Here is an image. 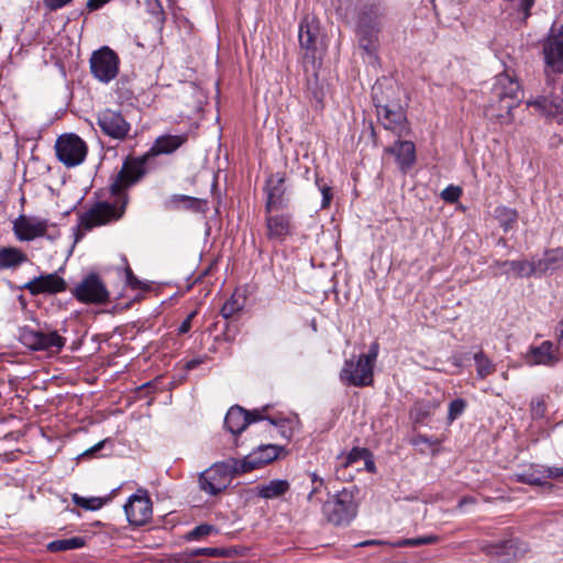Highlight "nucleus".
<instances>
[{"label":"nucleus","mask_w":563,"mask_h":563,"mask_svg":"<svg viewBox=\"0 0 563 563\" xmlns=\"http://www.w3.org/2000/svg\"><path fill=\"white\" fill-rule=\"evenodd\" d=\"M263 190L266 196L265 212H273L287 207L285 173L271 174L265 180Z\"/></svg>","instance_id":"obj_13"},{"label":"nucleus","mask_w":563,"mask_h":563,"mask_svg":"<svg viewBox=\"0 0 563 563\" xmlns=\"http://www.w3.org/2000/svg\"><path fill=\"white\" fill-rule=\"evenodd\" d=\"M246 416H247V419L250 420V424L253 423V422H257V421H261V420H264L265 418L261 415V411L255 409V410H252V411H247L246 410Z\"/></svg>","instance_id":"obj_55"},{"label":"nucleus","mask_w":563,"mask_h":563,"mask_svg":"<svg viewBox=\"0 0 563 563\" xmlns=\"http://www.w3.org/2000/svg\"><path fill=\"white\" fill-rule=\"evenodd\" d=\"M27 261V255L16 247L0 249V271L14 269Z\"/></svg>","instance_id":"obj_28"},{"label":"nucleus","mask_w":563,"mask_h":563,"mask_svg":"<svg viewBox=\"0 0 563 563\" xmlns=\"http://www.w3.org/2000/svg\"><path fill=\"white\" fill-rule=\"evenodd\" d=\"M522 92L517 79L507 73H501L495 77L492 87L489 103L485 107V117L500 125L514 122L512 110L518 107L522 100Z\"/></svg>","instance_id":"obj_3"},{"label":"nucleus","mask_w":563,"mask_h":563,"mask_svg":"<svg viewBox=\"0 0 563 563\" xmlns=\"http://www.w3.org/2000/svg\"><path fill=\"white\" fill-rule=\"evenodd\" d=\"M542 52L547 87L540 97L528 101L527 107H533L540 114L558 117L563 123V27L547 37Z\"/></svg>","instance_id":"obj_2"},{"label":"nucleus","mask_w":563,"mask_h":563,"mask_svg":"<svg viewBox=\"0 0 563 563\" xmlns=\"http://www.w3.org/2000/svg\"><path fill=\"white\" fill-rule=\"evenodd\" d=\"M319 34V26L314 19L306 16L299 25V44L301 48L312 54L316 51V43Z\"/></svg>","instance_id":"obj_26"},{"label":"nucleus","mask_w":563,"mask_h":563,"mask_svg":"<svg viewBox=\"0 0 563 563\" xmlns=\"http://www.w3.org/2000/svg\"><path fill=\"white\" fill-rule=\"evenodd\" d=\"M384 543L385 542L380 541V540H366V541L357 543L356 547H369V545L384 544Z\"/></svg>","instance_id":"obj_60"},{"label":"nucleus","mask_w":563,"mask_h":563,"mask_svg":"<svg viewBox=\"0 0 563 563\" xmlns=\"http://www.w3.org/2000/svg\"><path fill=\"white\" fill-rule=\"evenodd\" d=\"M474 361L479 379H485L496 371V365L482 350L474 354Z\"/></svg>","instance_id":"obj_37"},{"label":"nucleus","mask_w":563,"mask_h":563,"mask_svg":"<svg viewBox=\"0 0 563 563\" xmlns=\"http://www.w3.org/2000/svg\"><path fill=\"white\" fill-rule=\"evenodd\" d=\"M188 554L190 556H211V558H225L228 556V550L223 548H196L191 549Z\"/></svg>","instance_id":"obj_42"},{"label":"nucleus","mask_w":563,"mask_h":563,"mask_svg":"<svg viewBox=\"0 0 563 563\" xmlns=\"http://www.w3.org/2000/svg\"><path fill=\"white\" fill-rule=\"evenodd\" d=\"M466 501V498L460 500V506H462Z\"/></svg>","instance_id":"obj_64"},{"label":"nucleus","mask_w":563,"mask_h":563,"mask_svg":"<svg viewBox=\"0 0 563 563\" xmlns=\"http://www.w3.org/2000/svg\"><path fill=\"white\" fill-rule=\"evenodd\" d=\"M384 16V10L378 4L365 5L358 14L357 25L366 27H377L380 30V20Z\"/></svg>","instance_id":"obj_30"},{"label":"nucleus","mask_w":563,"mask_h":563,"mask_svg":"<svg viewBox=\"0 0 563 563\" xmlns=\"http://www.w3.org/2000/svg\"><path fill=\"white\" fill-rule=\"evenodd\" d=\"M311 481V484H319V481H324L322 477H320L317 473H309L308 474Z\"/></svg>","instance_id":"obj_61"},{"label":"nucleus","mask_w":563,"mask_h":563,"mask_svg":"<svg viewBox=\"0 0 563 563\" xmlns=\"http://www.w3.org/2000/svg\"><path fill=\"white\" fill-rule=\"evenodd\" d=\"M55 150L58 161L67 167L81 164L88 152L86 142L74 133L60 135L56 141Z\"/></svg>","instance_id":"obj_10"},{"label":"nucleus","mask_w":563,"mask_h":563,"mask_svg":"<svg viewBox=\"0 0 563 563\" xmlns=\"http://www.w3.org/2000/svg\"><path fill=\"white\" fill-rule=\"evenodd\" d=\"M283 451V446L276 444H263L260 445L252 453L246 455L242 460H238V465L241 473H246L252 470L262 467L268 463L275 461L280 452Z\"/></svg>","instance_id":"obj_17"},{"label":"nucleus","mask_w":563,"mask_h":563,"mask_svg":"<svg viewBox=\"0 0 563 563\" xmlns=\"http://www.w3.org/2000/svg\"><path fill=\"white\" fill-rule=\"evenodd\" d=\"M378 33L379 30L377 27H366V25L356 26V36L360 47L364 49L368 55H372L376 52L378 44Z\"/></svg>","instance_id":"obj_29"},{"label":"nucleus","mask_w":563,"mask_h":563,"mask_svg":"<svg viewBox=\"0 0 563 563\" xmlns=\"http://www.w3.org/2000/svg\"><path fill=\"white\" fill-rule=\"evenodd\" d=\"M48 229V220L37 217L20 214L13 221V232L15 238L22 242L33 241L45 236Z\"/></svg>","instance_id":"obj_14"},{"label":"nucleus","mask_w":563,"mask_h":563,"mask_svg":"<svg viewBox=\"0 0 563 563\" xmlns=\"http://www.w3.org/2000/svg\"><path fill=\"white\" fill-rule=\"evenodd\" d=\"M71 295L81 303L104 305L110 301V292L99 275L90 273L73 289Z\"/></svg>","instance_id":"obj_8"},{"label":"nucleus","mask_w":563,"mask_h":563,"mask_svg":"<svg viewBox=\"0 0 563 563\" xmlns=\"http://www.w3.org/2000/svg\"><path fill=\"white\" fill-rule=\"evenodd\" d=\"M152 500L146 490L139 489L136 494L130 496L124 505V512L130 525L141 527L152 519Z\"/></svg>","instance_id":"obj_12"},{"label":"nucleus","mask_w":563,"mask_h":563,"mask_svg":"<svg viewBox=\"0 0 563 563\" xmlns=\"http://www.w3.org/2000/svg\"><path fill=\"white\" fill-rule=\"evenodd\" d=\"M366 467H367L368 471L373 472L374 468H375V465H374L373 462H366Z\"/></svg>","instance_id":"obj_62"},{"label":"nucleus","mask_w":563,"mask_h":563,"mask_svg":"<svg viewBox=\"0 0 563 563\" xmlns=\"http://www.w3.org/2000/svg\"><path fill=\"white\" fill-rule=\"evenodd\" d=\"M73 501L75 505H77L86 510H98L104 504L103 499H101L99 497L86 498V497L79 496L78 494L73 495Z\"/></svg>","instance_id":"obj_40"},{"label":"nucleus","mask_w":563,"mask_h":563,"mask_svg":"<svg viewBox=\"0 0 563 563\" xmlns=\"http://www.w3.org/2000/svg\"><path fill=\"white\" fill-rule=\"evenodd\" d=\"M490 268H500L501 274L511 275L517 278L530 277L536 274L534 262L521 261H495Z\"/></svg>","instance_id":"obj_23"},{"label":"nucleus","mask_w":563,"mask_h":563,"mask_svg":"<svg viewBox=\"0 0 563 563\" xmlns=\"http://www.w3.org/2000/svg\"><path fill=\"white\" fill-rule=\"evenodd\" d=\"M249 424L246 410L238 405L231 407L225 415L224 426L232 434H240Z\"/></svg>","instance_id":"obj_27"},{"label":"nucleus","mask_w":563,"mask_h":563,"mask_svg":"<svg viewBox=\"0 0 563 563\" xmlns=\"http://www.w3.org/2000/svg\"><path fill=\"white\" fill-rule=\"evenodd\" d=\"M358 506L356 493L351 488H343L328 496L322 504L321 511L328 523L344 528L356 518Z\"/></svg>","instance_id":"obj_5"},{"label":"nucleus","mask_w":563,"mask_h":563,"mask_svg":"<svg viewBox=\"0 0 563 563\" xmlns=\"http://www.w3.org/2000/svg\"><path fill=\"white\" fill-rule=\"evenodd\" d=\"M421 443H424V444H434L435 442L432 441L430 438H428L427 435L424 434H418L413 438L412 440V444L415 445H419Z\"/></svg>","instance_id":"obj_57"},{"label":"nucleus","mask_w":563,"mask_h":563,"mask_svg":"<svg viewBox=\"0 0 563 563\" xmlns=\"http://www.w3.org/2000/svg\"><path fill=\"white\" fill-rule=\"evenodd\" d=\"M544 479L563 477V467H547L543 468Z\"/></svg>","instance_id":"obj_53"},{"label":"nucleus","mask_w":563,"mask_h":563,"mask_svg":"<svg viewBox=\"0 0 563 563\" xmlns=\"http://www.w3.org/2000/svg\"><path fill=\"white\" fill-rule=\"evenodd\" d=\"M316 185L318 186V188L322 195L321 207L322 208L329 207L331 203V200H332L331 187L328 186L325 183H323V180L319 177L316 178Z\"/></svg>","instance_id":"obj_47"},{"label":"nucleus","mask_w":563,"mask_h":563,"mask_svg":"<svg viewBox=\"0 0 563 563\" xmlns=\"http://www.w3.org/2000/svg\"><path fill=\"white\" fill-rule=\"evenodd\" d=\"M439 541V537L434 534L418 537V538H407L399 539L391 543L394 548H406V547H420L426 544H434Z\"/></svg>","instance_id":"obj_38"},{"label":"nucleus","mask_w":563,"mask_h":563,"mask_svg":"<svg viewBox=\"0 0 563 563\" xmlns=\"http://www.w3.org/2000/svg\"><path fill=\"white\" fill-rule=\"evenodd\" d=\"M563 260V254L559 250H553L550 252H547L544 257L539 260L536 265V274H544L549 271L556 269L560 264L559 262Z\"/></svg>","instance_id":"obj_34"},{"label":"nucleus","mask_w":563,"mask_h":563,"mask_svg":"<svg viewBox=\"0 0 563 563\" xmlns=\"http://www.w3.org/2000/svg\"><path fill=\"white\" fill-rule=\"evenodd\" d=\"M289 490L286 479H272L267 484L257 487V496L265 499L278 498Z\"/></svg>","instance_id":"obj_31"},{"label":"nucleus","mask_w":563,"mask_h":563,"mask_svg":"<svg viewBox=\"0 0 563 563\" xmlns=\"http://www.w3.org/2000/svg\"><path fill=\"white\" fill-rule=\"evenodd\" d=\"M196 314H197V312H196V311H192V312H191V313H189V314L187 316V318L181 322V324H180V325H179V328H178V333H179V334H185V333H187V332L190 330V328H191V321H192V319L195 318V316H196Z\"/></svg>","instance_id":"obj_52"},{"label":"nucleus","mask_w":563,"mask_h":563,"mask_svg":"<svg viewBox=\"0 0 563 563\" xmlns=\"http://www.w3.org/2000/svg\"><path fill=\"white\" fill-rule=\"evenodd\" d=\"M269 422V427H274L275 430L282 435V438L289 440L292 435L291 428L289 427V421L287 419H274L267 418Z\"/></svg>","instance_id":"obj_43"},{"label":"nucleus","mask_w":563,"mask_h":563,"mask_svg":"<svg viewBox=\"0 0 563 563\" xmlns=\"http://www.w3.org/2000/svg\"><path fill=\"white\" fill-rule=\"evenodd\" d=\"M314 98H316L317 104H318V106H319V104H321V102H322V98H321V96H319V95L316 92V93H314Z\"/></svg>","instance_id":"obj_63"},{"label":"nucleus","mask_w":563,"mask_h":563,"mask_svg":"<svg viewBox=\"0 0 563 563\" xmlns=\"http://www.w3.org/2000/svg\"><path fill=\"white\" fill-rule=\"evenodd\" d=\"M86 540L82 537H73L69 539H58L49 542L46 549L49 552H65L85 547Z\"/></svg>","instance_id":"obj_35"},{"label":"nucleus","mask_w":563,"mask_h":563,"mask_svg":"<svg viewBox=\"0 0 563 563\" xmlns=\"http://www.w3.org/2000/svg\"><path fill=\"white\" fill-rule=\"evenodd\" d=\"M125 278H126V284L133 288V289H141L143 288L142 287V282H140L136 276L133 274L132 269L130 267H126L125 269Z\"/></svg>","instance_id":"obj_50"},{"label":"nucleus","mask_w":563,"mask_h":563,"mask_svg":"<svg viewBox=\"0 0 563 563\" xmlns=\"http://www.w3.org/2000/svg\"><path fill=\"white\" fill-rule=\"evenodd\" d=\"M487 551L495 555L500 563H514L527 552V545L523 542L510 539L489 544Z\"/></svg>","instance_id":"obj_19"},{"label":"nucleus","mask_w":563,"mask_h":563,"mask_svg":"<svg viewBox=\"0 0 563 563\" xmlns=\"http://www.w3.org/2000/svg\"><path fill=\"white\" fill-rule=\"evenodd\" d=\"M213 531H216L214 526L208 525V523H202V525L195 527L191 531H189L186 536V539L187 540H199L203 537L209 536Z\"/></svg>","instance_id":"obj_45"},{"label":"nucleus","mask_w":563,"mask_h":563,"mask_svg":"<svg viewBox=\"0 0 563 563\" xmlns=\"http://www.w3.org/2000/svg\"><path fill=\"white\" fill-rule=\"evenodd\" d=\"M323 489H327L324 481H319V484H311V488L307 495V500L310 504H319L320 499L317 498V495H319Z\"/></svg>","instance_id":"obj_49"},{"label":"nucleus","mask_w":563,"mask_h":563,"mask_svg":"<svg viewBox=\"0 0 563 563\" xmlns=\"http://www.w3.org/2000/svg\"><path fill=\"white\" fill-rule=\"evenodd\" d=\"M152 158L147 153L133 157L128 156L114 181L110 185L113 201H97L88 210L79 214L76 241L96 227L107 225L120 220L126 209L129 197L125 188L141 180L151 166Z\"/></svg>","instance_id":"obj_1"},{"label":"nucleus","mask_w":563,"mask_h":563,"mask_svg":"<svg viewBox=\"0 0 563 563\" xmlns=\"http://www.w3.org/2000/svg\"><path fill=\"white\" fill-rule=\"evenodd\" d=\"M530 411L533 419L543 418L547 411L545 401L542 397L532 399Z\"/></svg>","instance_id":"obj_46"},{"label":"nucleus","mask_w":563,"mask_h":563,"mask_svg":"<svg viewBox=\"0 0 563 563\" xmlns=\"http://www.w3.org/2000/svg\"><path fill=\"white\" fill-rule=\"evenodd\" d=\"M377 117L386 130H390L398 136L405 135L409 131L406 112L401 104L386 110H378Z\"/></svg>","instance_id":"obj_21"},{"label":"nucleus","mask_w":563,"mask_h":563,"mask_svg":"<svg viewBox=\"0 0 563 563\" xmlns=\"http://www.w3.org/2000/svg\"><path fill=\"white\" fill-rule=\"evenodd\" d=\"M379 345L373 342L368 352L352 356L344 361L339 373L340 382L344 386L367 387L374 384V367L378 356Z\"/></svg>","instance_id":"obj_4"},{"label":"nucleus","mask_w":563,"mask_h":563,"mask_svg":"<svg viewBox=\"0 0 563 563\" xmlns=\"http://www.w3.org/2000/svg\"><path fill=\"white\" fill-rule=\"evenodd\" d=\"M21 288L29 290L33 296H37L40 294H57L67 289V283L56 273H52L34 277L30 282L25 283Z\"/></svg>","instance_id":"obj_18"},{"label":"nucleus","mask_w":563,"mask_h":563,"mask_svg":"<svg viewBox=\"0 0 563 563\" xmlns=\"http://www.w3.org/2000/svg\"><path fill=\"white\" fill-rule=\"evenodd\" d=\"M438 405L428 400H419L413 404L409 417L413 423H421L437 409Z\"/></svg>","instance_id":"obj_32"},{"label":"nucleus","mask_w":563,"mask_h":563,"mask_svg":"<svg viewBox=\"0 0 563 563\" xmlns=\"http://www.w3.org/2000/svg\"><path fill=\"white\" fill-rule=\"evenodd\" d=\"M110 0H88L87 1V8L90 10V11H95V10H98L100 9L101 7H103L107 2H109Z\"/></svg>","instance_id":"obj_56"},{"label":"nucleus","mask_w":563,"mask_h":563,"mask_svg":"<svg viewBox=\"0 0 563 563\" xmlns=\"http://www.w3.org/2000/svg\"><path fill=\"white\" fill-rule=\"evenodd\" d=\"M90 71L100 82L108 84L119 74L120 58L108 46L95 51L89 59Z\"/></svg>","instance_id":"obj_9"},{"label":"nucleus","mask_w":563,"mask_h":563,"mask_svg":"<svg viewBox=\"0 0 563 563\" xmlns=\"http://www.w3.org/2000/svg\"><path fill=\"white\" fill-rule=\"evenodd\" d=\"M73 0H43L45 7L51 11H56L68 3H70Z\"/></svg>","instance_id":"obj_51"},{"label":"nucleus","mask_w":563,"mask_h":563,"mask_svg":"<svg viewBox=\"0 0 563 563\" xmlns=\"http://www.w3.org/2000/svg\"><path fill=\"white\" fill-rule=\"evenodd\" d=\"M104 443H106V440H102V441L98 442L93 446H91V448L87 449L86 451H84L80 456H82V457L92 456L93 454L99 452L104 446Z\"/></svg>","instance_id":"obj_54"},{"label":"nucleus","mask_w":563,"mask_h":563,"mask_svg":"<svg viewBox=\"0 0 563 563\" xmlns=\"http://www.w3.org/2000/svg\"><path fill=\"white\" fill-rule=\"evenodd\" d=\"M495 218L498 220L504 231L508 232L517 223L518 212L516 209L500 206L495 209Z\"/></svg>","instance_id":"obj_36"},{"label":"nucleus","mask_w":563,"mask_h":563,"mask_svg":"<svg viewBox=\"0 0 563 563\" xmlns=\"http://www.w3.org/2000/svg\"><path fill=\"white\" fill-rule=\"evenodd\" d=\"M400 89L388 78L378 79L372 88V98L376 111L400 106Z\"/></svg>","instance_id":"obj_15"},{"label":"nucleus","mask_w":563,"mask_h":563,"mask_svg":"<svg viewBox=\"0 0 563 563\" xmlns=\"http://www.w3.org/2000/svg\"><path fill=\"white\" fill-rule=\"evenodd\" d=\"M514 481L517 483H522L531 486H547L549 483L544 479L543 470L531 468L529 471H525L522 473H517L514 475Z\"/></svg>","instance_id":"obj_33"},{"label":"nucleus","mask_w":563,"mask_h":563,"mask_svg":"<svg viewBox=\"0 0 563 563\" xmlns=\"http://www.w3.org/2000/svg\"><path fill=\"white\" fill-rule=\"evenodd\" d=\"M97 123L104 135L115 141L125 140L131 130V124L119 110L104 109L100 111L97 115Z\"/></svg>","instance_id":"obj_11"},{"label":"nucleus","mask_w":563,"mask_h":563,"mask_svg":"<svg viewBox=\"0 0 563 563\" xmlns=\"http://www.w3.org/2000/svg\"><path fill=\"white\" fill-rule=\"evenodd\" d=\"M462 195V189L457 186L450 185L442 192L441 198L446 202H455Z\"/></svg>","instance_id":"obj_48"},{"label":"nucleus","mask_w":563,"mask_h":563,"mask_svg":"<svg viewBox=\"0 0 563 563\" xmlns=\"http://www.w3.org/2000/svg\"><path fill=\"white\" fill-rule=\"evenodd\" d=\"M560 361V347L551 341H543L538 346H531L527 362L531 365L554 366Z\"/></svg>","instance_id":"obj_20"},{"label":"nucleus","mask_w":563,"mask_h":563,"mask_svg":"<svg viewBox=\"0 0 563 563\" xmlns=\"http://www.w3.org/2000/svg\"><path fill=\"white\" fill-rule=\"evenodd\" d=\"M240 473L236 459L216 462L199 474L198 485L205 494L217 496L227 489L233 476Z\"/></svg>","instance_id":"obj_6"},{"label":"nucleus","mask_w":563,"mask_h":563,"mask_svg":"<svg viewBox=\"0 0 563 563\" xmlns=\"http://www.w3.org/2000/svg\"><path fill=\"white\" fill-rule=\"evenodd\" d=\"M368 455L369 452L367 449L354 448L345 457L342 459L340 464L342 467H347L362 459H366Z\"/></svg>","instance_id":"obj_44"},{"label":"nucleus","mask_w":563,"mask_h":563,"mask_svg":"<svg viewBox=\"0 0 563 563\" xmlns=\"http://www.w3.org/2000/svg\"><path fill=\"white\" fill-rule=\"evenodd\" d=\"M244 307V300H241L236 297L235 294H233L222 306L221 308V316L224 319H230L238 312H240Z\"/></svg>","instance_id":"obj_39"},{"label":"nucleus","mask_w":563,"mask_h":563,"mask_svg":"<svg viewBox=\"0 0 563 563\" xmlns=\"http://www.w3.org/2000/svg\"><path fill=\"white\" fill-rule=\"evenodd\" d=\"M19 341L31 351H46L59 353L66 344V339L56 330L45 328H31L24 325L19 329Z\"/></svg>","instance_id":"obj_7"},{"label":"nucleus","mask_w":563,"mask_h":563,"mask_svg":"<svg viewBox=\"0 0 563 563\" xmlns=\"http://www.w3.org/2000/svg\"><path fill=\"white\" fill-rule=\"evenodd\" d=\"M188 137L187 134H180V135H161L158 136L152 147L146 152L148 156L153 159L158 155H168L176 152L179 147H181L186 142Z\"/></svg>","instance_id":"obj_22"},{"label":"nucleus","mask_w":563,"mask_h":563,"mask_svg":"<svg viewBox=\"0 0 563 563\" xmlns=\"http://www.w3.org/2000/svg\"><path fill=\"white\" fill-rule=\"evenodd\" d=\"M203 363V358H192L188 361L185 365V368L191 371Z\"/></svg>","instance_id":"obj_59"},{"label":"nucleus","mask_w":563,"mask_h":563,"mask_svg":"<svg viewBox=\"0 0 563 563\" xmlns=\"http://www.w3.org/2000/svg\"><path fill=\"white\" fill-rule=\"evenodd\" d=\"M386 151L396 156L397 163L404 172L411 168L416 162V146L411 141H397Z\"/></svg>","instance_id":"obj_25"},{"label":"nucleus","mask_w":563,"mask_h":563,"mask_svg":"<svg viewBox=\"0 0 563 563\" xmlns=\"http://www.w3.org/2000/svg\"><path fill=\"white\" fill-rule=\"evenodd\" d=\"M467 407V402L463 398H456L452 400L449 404V410H448V422L452 423L455 421L460 416L463 415Z\"/></svg>","instance_id":"obj_41"},{"label":"nucleus","mask_w":563,"mask_h":563,"mask_svg":"<svg viewBox=\"0 0 563 563\" xmlns=\"http://www.w3.org/2000/svg\"><path fill=\"white\" fill-rule=\"evenodd\" d=\"M146 4H147V7H150L152 9L153 13H156V12L162 13L163 12V7H162L159 0H146Z\"/></svg>","instance_id":"obj_58"},{"label":"nucleus","mask_w":563,"mask_h":563,"mask_svg":"<svg viewBox=\"0 0 563 563\" xmlns=\"http://www.w3.org/2000/svg\"><path fill=\"white\" fill-rule=\"evenodd\" d=\"M169 210H189L192 212L206 213L208 211V201L186 195H173L166 202Z\"/></svg>","instance_id":"obj_24"},{"label":"nucleus","mask_w":563,"mask_h":563,"mask_svg":"<svg viewBox=\"0 0 563 563\" xmlns=\"http://www.w3.org/2000/svg\"><path fill=\"white\" fill-rule=\"evenodd\" d=\"M265 228L269 241L284 242L294 233L292 216L284 212H265Z\"/></svg>","instance_id":"obj_16"}]
</instances>
